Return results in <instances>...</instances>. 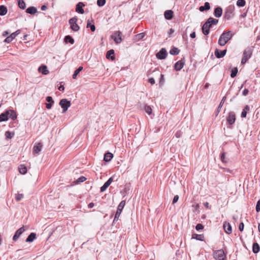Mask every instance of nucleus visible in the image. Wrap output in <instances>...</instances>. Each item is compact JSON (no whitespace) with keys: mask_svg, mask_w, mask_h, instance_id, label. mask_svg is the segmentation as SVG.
Listing matches in <instances>:
<instances>
[{"mask_svg":"<svg viewBox=\"0 0 260 260\" xmlns=\"http://www.w3.org/2000/svg\"><path fill=\"white\" fill-rule=\"evenodd\" d=\"M206 22L209 24H210V26H212V25H216L218 22V20L214 19L212 17H209Z\"/></svg>","mask_w":260,"mask_h":260,"instance_id":"23","label":"nucleus"},{"mask_svg":"<svg viewBox=\"0 0 260 260\" xmlns=\"http://www.w3.org/2000/svg\"><path fill=\"white\" fill-rule=\"evenodd\" d=\"M94 203L91 202V203H90L88 205V207L89 208H93L94 207Z\"/></svg>","mask_w":260,"mask_h":260,"instance_id":"64","label":"nucleus"},{"mask_svg":"<svg viewBox=\"0 0 260 260\" xmlns=\"http://www.w3.org/2000/svg\"><path fill=\"white\" fill-rule=\"evenodd\" d=\"M53 104L48 103L46 104V108L48 109H50L52 106Z\"/></svg>","mask_w":260,"mask_h":260,"instance_id":"60","label":"nucleus"},{"mask_svg":"<svg viewBox=\"0 0 260 260\" xmlns=\"http://www.w3.org/2000/svg\"><path fill=\"white\" fill-rule=\"evenodd\" d=\"M226 52V50H223L221 51H219L217 49H216L215 51V55L216 57L218 58H220L224 56Z\"/></svg>","mask_w":260,"mask_h":260,"instance_id":"19","label":"nucleus"},{"mask_svg":"<svg viewBox=\"0 0 260 260\" xmlns=\"http://www.w3.org/2000/svg\"><path fill=\"white\" fill-rule=\"evenodd\" d=\"M210 9V5L209 3L206 2L204 6H200L199 7V10L201 12H204L205 11H208Z\"/></svg>","mask_w":260,"mask_h":260,"instance_id":"24","label":"nucleus"},{"mask_svg":"<svg viewBox=\"0 0 260 260\" xmlns=\"http://www.w3.org/2000/svg\"><path fill=\"white\" fill-rule=\"evenodd\" d=\"M252 49L250 48L245 49L243 51V57L241 60V63L245 64L247 61L251 57Z\"/></svg>","mask_w":260,"mask_h":260,"instance_id":"4","label":"nucleus"},{"mask_svg":"<svg viewBox=\"0 0 260 260\" xmlns=\"http://www.w3.org/2000/svg\"><path fill=\"white\" fill-rule=\"evenodd\" d=\"M145 111L146 113H147L149 115L151 114L152 109L149 106H146L145 107Z\"/></svg>","mask_w":260,"mask_h":260,"instance_id":"44","label":"nucleus"},{"mask_svg":"<svg viewBox=\"0 0 260 260\" xmlns=\"http://www.w3.org/2000/svg\"><path fill=\"white\" fill-rule=\"evenodd\" d=\"M255 210L257 212L260 211V200H258L256 203Z\"/></svg>","mask_w":260,"mask_h":260,"instance_id":"52","label":"nucleus"},{"mask_svg":"<svg viewBox=\"0 0 260 260\" xmlns=\"http://www.w3.org/2000/svg\"><path fill=\"white\" fill-rule=\"evenodd\" d=\"M179 200V196L178 195H176L174 196L172 204H174L175 203H177Z\"/></svg>","mask_w":260,"mask_h":260,"instance_id":"54","label":"nucleus"},{"mask_svg":"<svg viewBox=\"0 0 260 260\" xmlns=\"http://www.w3.org/2000/svg\"><path fill=\"white\" fill-rule=\"evenodd\" d=\"M164 75L163 74H160V80H159V84H162L164 83Z\"/></svg>","mask_w":260,"mask_h":260,"instance_id":"57","label":"nucleus"},{"mask_svg":"<svg viewBox=\"0 0 260 260\" xmlns=\"http://www.w3.org/2000/svg\"><path fill=\"white\" fill-rule=\"evenodd\" d=\"M213 14L215 17H220L222 14V9L220 7H216L214 9Z\"/></svg>","mask_w":260,"mask_h":260,"instance_id":"20","label":"nucleus"},{"mask_svg":"<svg viewBox=\"0 0 260 260\" xmlns=\"http://www.w3.org/2000/svg\"><path fill=\"white\" fill-rule=\"evenodd\" d=\"M226 98L225 96H223L217 109V111H216V115H217L218 114V113L220 112L221 109V108L223 106V105L224 104V103L226 100Z\"/></svg>","mask_w":260,"mask_h":260,"instance_id":"30","label":"nucleus"},{"mask_svg":"<svg viewBox=\"0 0 260 260\" xmlns=\"http://www.w3.org/2000/svg\"><path fill=\"white\" fill-rule=\"evenodd\" d=\"M83 70V67L80 66L77 70H76L73 75V78L75 79H76L77 75L79 74V73Z\"/></svg>","mask_w":260,"mask_h":260,"instance_id":"36","label":"nucleus"},{"mask_svg":"<svg viewBox=\"0 0 260 260\" xmlns=\"http://www.w3.org/2000/svg\"><path fill=\"white\" fill-rule=\"evenodd\" d=\"M111 38L116 44H119L122 41L121 32L120 31H116L111 36Z\"/></svg>","mask_w":260,"mask_h":260,"instance_id":"8","label":"nucleus"},{"mask_svg":"<svg viewBox=\"0 0 260 260\" xmlns=\"http://www.w3.org/2000/svg\"><path fill=\"white\" fill-rule=\"evenodd\" d=\"M13 38L12 37H11L10 36H9L5 39V42L9 43L13 41Z\"/></svg>","mask_w":260,"mask_h":260,"instance_id":"51","label":"nucleus"},{"mask_svg":"<svg viewBox=\"0 0 260 260\" xmlns=\"http://www.w3.org/2000/svg\"><path fill=\"white\" fill-rule=\"evenodd\" d=\"M13 135H14V134H12L10 131H7L5 133V136H6V139H11L13 137Z\"/></svg>","mask_w":260,"mask_h":260,"instance_id":"45","label":"nucleus"},{"mask_svg":"<svg viewBox=\"0 0 260 260\" xmlns=\"http://www.w3.org/2000/svg\"><path fill=\"white\" fill-rule=\"evenodd\" d=\"M235 6L233 5L229 6L225 10L224 18L226 20L231 19L234 16Z\"/></svg>","mask_w":260,"mask_h":260,"instance_id":"3","label":"nucleus"},{"mask_svg":"<svg viewBox=\"0 0 260 260\" xmlns=\"http://www.w3.org/2000/svg\"><path fill=\"white\" fill-rule=\"evenodd\" d=\"M64 42L67 44L70 43L71 44H73L75 42L74 39L70 36H66L64 38Z\"/></svg>","mask_w":260,"mask_h":260,"instance_id":"29","label":"nucleus"},{"mask_svg":"<svg viewBox=\"0 0 260 260\" xmlns=\"http://www.w3.org/2000/svg\"><path fill=\"white\" fill-rule=\"evenodd\" d=\"M233 37V34L231 30L224 31L220 36L218 43L221 46H224Z\"/></svg>","mask_w":260,"mask_h":260,"instance_id":"2","label":"nucleus"},{"mask_svg":"<svg viewBox=\"0 0 260 260\" xmlns=\"http://www.w3.org/2000/svg\"><path fill=\"white\" fill-rule=\"evenodd\" d=\"M46 100L49 103L54 104V102L52 99V98L50 96H48L46 98Z\"/></svg>","mask_w":260,"mask_h":260,"instance_id":"48","label":"nucleus"},{"mask_svg":"<svg viewBox=\"0 0 260 260\" xmlns=\"http://www.w3.org/2000/svg\"><path fill=\"white\" fill-rule=\"evenodd\" d=\"M192 237L199 241H203L204 236L202 235H198L196 234H192Z\"/></svg>","mask_w":260,"mask_h":260,"instance_id":"38","label":"nucleus"},{"mask_svg":"<svg viewBox=\"0 0 260 260\" xmlns=\"http://www.w3.org/2000/svg\"><path fill=\"white\" fill-rule=\"evenodd\" d=\"M59 105L63 109V113H64L71 106V102L68 101L67 99H62L60 101Z\"/></svg>","mask_w":260,"mask_h":260,"instance_id":"7","label":"nucleus"},{"mask_svg":"<svg viewBox=\"0 0 260 260\" xmlns=\"http://www.w3.org/2000/svg\"><path fill=\"white\" fill-rule=\"evenodd\" d=\"M249 92V90L247 88H245L242 92V95L243 96H246Z\"/></svg>","mask_w":260,"mask_h":260,"instance_id":"55","label":"nucleus"},{"mask_svg":"<svg viewBox=\"0 0 260 260\" xmlns=\"http://www.w3.org/2000/svg\"><path fill=\"white\" fill-rule=\"evenodd\" d=\"M192 207L194 208V210L193 211L194 212L199 209L200 206L198 204H196L195 205H193Z\"/></svg>","mask_w":260,"mask_h":260,"instance_id":"59","label":"nucleus"},{"mask_svg":"<svg viewBox=\"0 0 260 260\" xmlns=\"http://www.w3.org/2000/svg\"><path fill=\"white\" fill-rule=\"evenodd\" d=\"M179 52H180V50L178 48H176L175 47L172 48L170 51V53L173 55H177L179 53Z\"/></svg>","mask_w":260,"mask_h":260,"instance_id":"34","label":"nucleus"},{"mask_svg":"<svg viewBox=\"0 0 260 260\" xmlns=\"http://www.w3.org/2000/svg\"><path fill=\"white\" fill-rule=\"evenodd\" d=\"M114 54V50L113 49H111L107 51L106 53V57L107 59H111L112 60L115 59Z\"/></svg>","mask_w":260,"mask_h":260,"instance_id":"22","label":"nucleus"},{"mask_svg":"<svg viewBox=\"0 0 260 260\" xmlns=\"http://www.w3.org/2000/svg\"><path fill=\"white\" fill-rule=\"evenodd\" d=\"M106 3V0H98L97 1V5L100 6L102 7L105 5Z\"/></svg>","mask_w":260,"mask_h":260,"instance_id":"46","label":"nucleus"},{"mask_svg":"<svg viewBox=\"0 0 260 260\" xmlns=\"http://www.w3.org/2000/svg\"><path fill=\"white\" fill-rule=\"evenodd\" d=\"M58 89L60 91H63L64 89V87L63 86V85H60L58 88Z\"/></svg>","mask_w":260,"mask_h":260,"instance_id":"63","label":"nucleus"},{"mask_svg":"<svg viewBox=\"0 0 260 260\" xmlns=\"http://www.w3.org/2000/svg\"><path fill=\"white\" fill-rule=\"evenodd\" d=\"M247 112L245 111L243 109V111L241 113V117L242 118H245L247 115Z\"/></svg>","mask_w":260,"mask_h":260,"instance_id":"56","label":"nucleus"},{"mask_svg":"<svg viewBox=\"0 0 260 260\" xmlns=\"http://www.w3.org/2000/svg\"><path fill=\"white\" fill-rule=\"evenodd\" d=\"M145 36V33L141 32L135 36L134 40L136 41H139L142 40Z\"/></svg>","mask_w":260,"mask_h":260,"instance_id":"33","label":"nucleus"},{"mask_svg":"<svg viewBox=\"0 0 260 260\" xmlns=\"http://www.w3.org/2000/svg\"><path fill=\"white\" fill-rule=\"evenodd\" d=\"M246 2L245 0H238L237 2V5L240 7H243L245 6Z\"/></svg>","mask_w":260,"mask_h":260,"instance_id":"39","label":"nucleus"},{"mask_svg":"<svg viewBox=\"0 0 260 260\" xmlns=\"http://www.w3.org/2000/svg\"><path fill=\"white\" fill-rule=\"evenodd\" d=\"M165 18L167 20H171L173 17V12L172 10H167L164 13Z\"/></svg>","mask_w":260,"mask_h":260,"instance_id":"21","label":"nucleus"},{"mask_svg":"<svg viewBox=\"0 0 260 260\" xmlns=\"http://www.w3.org/2000/svg\"><path fill=\"white\" fill-rule=\"evenodd\" d=\"M113 181L112 177L109 178V179L104 184V185L101 187L100 190L101 192L105 191L108 186L111 184Z\"/></svg>","mask_w":260,"mask_h":260,"instance_id":"14","label":"nucleus"},{"mask_svg":"<svg viewBox=\"0 0 260 260\" xmlns=\"http://www.w3.org/2000/svg\"><path fill=\"white\" fill-rule=\"evenodd\" d=\"M260 250V246L259 244L256 243H253L252 245V251L254 253H257Z\"/></svg>","mask_w":260,"mask_h":260,"instance_id":"28","label":"nucleus"},{"mask_svg":"<svg viewBox=\"0 0 260 260\" xmlns=\"http://www.w3.org/2000/svg\"><path fill=\"white\" fill-rule=\"evenodd\" d=\"M212 26H210V24H208L205 22L203 25L202 26V32L204 35H208L210 32V29Z\"/></svg>","mask_w":260,"mask_h":260,"instance_id":"15","label":"nucleus"},{"mask_svg":"<svg viewBox=\"0 0 260 260\" xmlns=\"http://www.w3.org/2000/svg\"><path fill=\"white\" fill-rule=\"evenodd\" d=\"M26 12L28 14L34 15L37 12V9L35 7H29L26 10Z\"/></svg>","mask_w":260,"mask_h":260,"instance_id":"25","label":"nucleus"},{"mask_svg":"<svg viewBox=\"0 0 260 260\" xmlns=\"http://www.w3.org/2000/svg\"><path fill=\"white\" fill-rule=\"evenodd\" d=\"M77 21L78 18L77 17H74L71 18L69 21L70 28L74 31H77L80 29V27L77 23Z\"/></svg>","mask_w":260,"mask_h":260,"instance_id":"6","label":"nucleus"},{"mask_svg":"<svg viewBox=\"0 0 260 260\" xmlns=\"http://www.w3.org/2000/svg\"><path fill=\"white\" fill-rule=\"evenodd\" d=\"M125 205V201L124 200L121 201V202L119 203V204L118 205V206L117 207V211H116V212L115 214L116 218L119 217V216L121 214V213Z\"/></svg>","mask_w":260,"mask_h":260,"instance_id":"12","label":"nucleus"},{"mask_svg":"<svg viewBox=\"0 0 260 260\" xmlns=\"http://www.w3.org/2000/svg\"><path fill=\"white\" fill-rule=\"evenodd\" d=\"M149 82L151 84H154L155 83V80L153 78H150L149 79Z\"/></svg>","mask_w":260,"mask_h":260,"instance_id":"61","label":"nucleus"},{"mask_svg":"<svg viewBox=\"0 0 260 260\" xmlns=\"http://www.w3.org/2000/svg\"><path fill=\"white\" fill-rule=\"evenodd\" d=\"M238 73V69L237 68H235L233 70H232L231 74V77L232 78H234L236 76Z\"/></svg>","mask_w":260,"mask_h":260,"instance_id":"41","label":"nucleus"},{"mask_svg":"<svg viewBox=\"0 0 260 260\" xmlns=\"http://www.w3.org/2000/svg\"><path fill=\"white\" fill-rule=\"evenodd\" d=\"M243 110H244L245 111L247 112V111H249L250 110V107L248 105H246Z\"/></svg>","mask_w":260,"mask_h":260,"instance_id":"62","label":"nucleus"},{"mask_svg":"<svg viewBox=\"0 0 260 260\" xmlns=\"http://www.w3.org/2000/svg\"><path fill=\"white\" fill-rule=\"evenodd\" d=\"M86 180V178L84 176H81L78 179L75 181L76 184H78L81 182H83Z\"/></svg>","mask_w":260,"mask_h":260,"instance_id":"40","label":"nucleus"},{"mask_svg":"<svg viewBox=\"0 0 260 260\" xmlns=\"http://www.w3.org/2000/svg\"><path fill=\"white\" fill-rule=\"evenodd\" d=\"M87 27H90V29L92 31H94L95 30V27L94 25H93V24L90 25V23H88L87 25Z\"/></svg>","mask_w":260,"mask_h":260,"instance_id":"50","label":"nucleus"},{"mask_svg":"<svg viewBox=\"0 0 260 260\" xmlns=\"http://www.w3.org/2000/svg\"><path fill=\"white\" fill-rule=\"evenodd\" d=\"M19 172L21 174H25L27 172L26 167L24 165H21L20 166V167L19 168Z\"/></svg>","mask_w":260,"mask_h":260,"instance_id":"35","label":"nucleus"},{"mask_svg":"<svg viewBox=\"0 0 260 260\" xmlns=\"http://www.w3.org/2000/svg\"><path fill=\"white\" fill-rule=\"evenodd\" d=\"M220 159L223 162H226V160H225V153L222 152L220 155Z\"/></svg>","mask_w":260,"mask_h":260,"instance_id":"47","label":"nucleus"},{"mask_svg":"<svg viewBox=\"0 0 260 260\" xmlns=\"http://www.w3.org/2000/svg\"><path fill=\"white\" fill-rule=\"evenodd\" d=\"M36 239V234L35 233H31L30 235L26 239V242H32L35 239Z\"/></svg>","mask_w":260,"mask_h":260,"instance_id":"27","label":"nucleus"},{"mask_svg":"<svg viewBox=\"0 0 260 260\" xmlns=\"http://www.w3.org/2000/svg\"><path fill=\"white\" fill-rule=\"evenodd\" d=\"M182 135V133L181 131H177L176 134H175V136L177 138H179L180 137H181Z\"/></svg>","mask_w":260,"mask_h":260,"instance_id":"58","label":"nucleus"},{"mask_svg":"<svg viewBox=\"0 0 260 260\" xmlns=\"http://www.w3.org/2000/svg\"><path fill=\"white\" fill-rule=\"evenodd\" d=\"M43 145L41 143H36L33 148V153L39 154L42 150Z\"/></svg>","mask_w":260,"mask_h":260,"instance_id":"16","label":"nucleus"},{"mask_svg":"<svg viewBox=\"0 0 260 260\" xmlns=\"http://www.w3.org/2000/svg\"><path fill=\"white\" fill-rule=\"evenodd\" d=\"M17 117L16 112L14 110H7L0 115V122L6 121L10 118L14 120Z\"/></svg>","mask_w":260,"mask_h":260,"instance_id":"1","label":"nucleus"},{"mask_svg":"<svg viewBox=\"0 0 260 260\" xmlns=\"http://www.w3.org/2000/svg\"><path fill=\"white\" fill-rule=\"evenodd\" d=\"M20 31H21L20 29H18L15 32L12 33L10 36L13 38V39H14L20 33Z\"/></svg>","mask_w":260,"mask_h":260,"instance_id":"42","label":"nucleus"},{"mask_svg":"<svg viewBox=\"0 0 260 260\" xmlns=\"http://www.w3.org/2000/svg\"><path fill=\"white\" fill-rule=\"evenodd\" d=\"M203 228H204V226L201 223H198L196 225V229L197 231H199V230H202V229H203Z\"/></svg>","mask_w":260,"mask_h":260,"instance_id":"49","label":"nucleus"},{"mask_svg":"<svg viewBox=\"0 0 260 260\" xmlns=\"http://www.w3.org/2000/svg\"><path fill=\"white\" fill-rule=\"evenodd\" d=\"M113 157V154L109 152L106 153L104 155V160L105 161L109 162Z\"/></svg>","mask_w":260,"mask_h":260,"instance_id":"26","label":"nucleus"},{"mask_svg":"<svg viewBox=\"0 0 260 260\" xmlns=\"http://www.w3.org/2000/svg\"><path fill=\"white\" fill-rule=\"evenodd\" d=\"M167 52L165 48H161L160 51L156 53V56L158 59H164L167 57Z\"/></svg>","mask_w":260,"mask_h":260,"instance_id":"10","label":"nucleus"},{"mask_svg":"<svg viewBox=\"0 0 260 260\" xmlns=\"http://www.w3.org/2000/svg\"><path fill=\"white\" fill-rule=\"evenodd\" d=\"M24 226H23L22 227L19 229L18 230H17L13 236V240L14 241H16L18 238L20 237V236L25 231Z\"/></svg>","mask_w":260,"mask_h":260,"instance_id":"13","label":"nucleus"},{"mask_svg":"<svg viewBox=\"0 0 260 260\" xmlns=\"http://www.w3.org/2000/svg\"><path fill=\"white\" fill-rule=\"evenodd\" d=\"M8 12L7 8L4 5L0 6V15L4 16Z\"/></svg>","mask_w":260,"mask_h":260,"instance_id":"31","label":"nucleus"},{"mask_svg":"<svg viewBox=\"0 0 260 260\" xmlns=\"http://www.w3.org/2000/svg\"><path fill=\"white\" fill-rule=\"evenodd\" d=\"M185 62V60L184 57L177 61L174 65V69L177 71H180L183 68Z\"/></svg>","mask_w":260,"mask_h":260,"instance_id":"9","label":"nucleus"},{"mask_svg":"<svg viewBox=\"0 0 260 260\" xmlns=\"http://www.w3.org/2000/svg\"><path fill=\"white\" fill-rule=\"evenodd\" d=\"M227 122L230 125L233 124L236 120V115L234 112H229L228 116L226 118Z\"/></svg>","mask_w":260,"mask_h":260,"instance_id":"11","label":"nucleus"},{"mask_svg":"<svg viewBox=\"0 0 260 260\" xmlns=\"http://www.w3.org/2000/svg\"><path fill=\"white\" fill-rule=\"evenodd\" d=\"M18 6L22 10H24L26 8L25 3L23 0H18Z\"/></svg>","mask_w":260,"mask_h":260,"instance_id":"37","label":"nucleus"},{"mask_svg":"<svg viewBox=\"0 0 260 260\" xmlns=\"http://www.w3.org/2000/svg\"><path fill=\"white\" fill-rule=\"evenodd\" d=\"M39 71L41 72L44 75H47L49 73V71L47 70V67L45 65H43L39 68Z\"/></svg>","mask_w":260,"mask_h":260,"instance_id":"32","label":"nucleus"},{"mask_svg":"<svg viewBox=\"0 0 260 260\" xmlns=\"http://www.w3.org/2000/svg\"><path fill=\"white\" fill-rule=\"evenodd\" d=\"M85 6V5L82 2H79L76 6V12L80 14H83L84 13V11L83 9V7Z\"/></svg>","mask_w":260,"mask_h":260,"instance_id":"17","label":"nucleus"},{"mask_svg":"<svg viewBox=\"0 0 260 260\" xmlns=\"http://www.w3.org/2000/svg\"><path fill=\"white\" fill-rule=\"evenodd\" d=\"M24 196L22 193H17L15 196V199L17 201H20L23 198Z\"/></svg>","mask_w":260,"mask_h":260,"instance_id":"43","label":"nucleus"},{"mask_svg":"<svg viewBox=\"0 0 260 260\" xmlns=\"http://www.w3.org/2000/svg\"><path fill=\"white\" fill-rule=\"evenodd\" d=\"M223 228L225 232L228 234H230L232 232V226L228 222H224L223 223Z\"/></svg>","mask_w":260,"mask_h":260,"instance_id":"18","label":"nucleus"},{"mask_svg":"<svg viewBox=\"0 0 260 260\" xmlns=\"http://www.w3.org/2000/svg\"><path fill=\"white\" fill-rule=\"evenodd\" d=\"M244 223L242 222H240V224H239V230L240 232H242L244 230Z\"/></svg>","mask_w":260,"mask_h":260,"instance_id":"53","label":"nucleus"},{"mask_svg":"<svg viewBox=\"0 0 260 260\" xmlns=\"http://www.w3.org/2000/svg\"><path fill=\"white\" fill-rule=\"evenodd\" d=\"M213 257L216 260H226V254L222 249L214 251Z\"/></svg>","mask_w":260,"mask_h":260,"instance_id":"5","label":"nucleus"}]
</instances>
